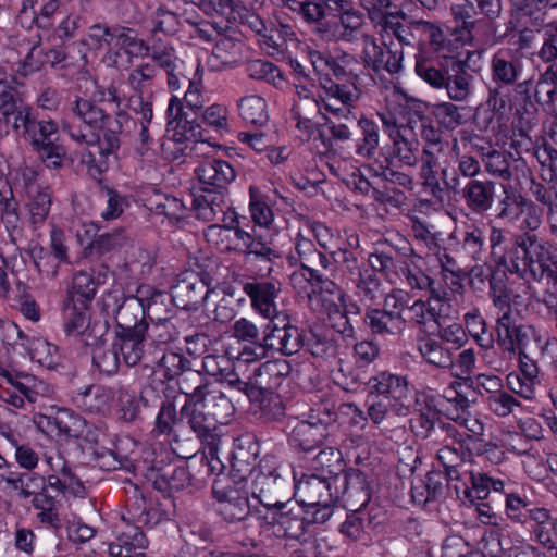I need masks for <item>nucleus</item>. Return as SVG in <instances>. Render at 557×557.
Returning a JSON list of instances; mask_svg holds the SVG:
<instances>
[{
	"label": "nucleus",
	"mask_w": 557,
	"mask_h": 557,
	"mask_svg": "<svg viewBox=\"0 0 557 557\" xmlns=\"http://www.w3.org/2000/svg\"><path fill=\"white\" fill-rule=\"evenodd\" d=\"M505 271L521 278L557 280V249L539 235L515 234Z\"/></svg>",
	"instance_id": "1"
},
{
	"label": "nucleus",
	"mask_w": 557,
	"mask_h": 557,
	"mask_svg": "<svg viewBox=\"0 0 557 557\" xmlns=\"http://www.w3.org/2000/svg\"><path fill=\"white\" fill-rule=\"evenodd\" d=\"M463 41L490 42L497 33L496 20L502 15V0H465L450 8Z\"/></svg>",
	"instance_id": "2"
},
{
	"label": "nucleus",
	"mask_w": 557,
	"mask_h": 557,
	"mask_svg": "<svg viewBox=\"0 0 557 557\" xmlns=\"http://www.w3.org/2000/svg\"><path fill=\"white\" fill-rule=\"evenodd\" d=\"M287 469L274 456L263 457L252 481V497L264 511L288 498Z\"/></svg>",
	"instance_id": "3"
},
{
	"label": "nucleus",
	"mask_w": 557,
	"mask_h": 557,
	"mask_svg": "<svg viewBox=\"0 0 557 557\" xmlns=\"http://www.w3.org/2000/svg\"><path fill=\"white\" fill-rule=\"evenodd\" d=\"M127 119L126 113L119 112L115 117H111L106 123V126L100 128L103 133L102 136L98 132H84L71 125L67 121H63L61 127L75 143L95 147L98 150L100 160H97L96 156L89 152L90 161L98 163V166L101 168L106 164V160L109 157H116L121 145L120 134L123 131V122L127 121Z\"/></svg>",
	"instance_id": "4"
},
{
	"label": "nucleus",
	"mask_w": 557,
	"mask_h": 557,
	"mask_svg": "<svg viewBox=\"0 0 557 557\" xmlns=\"http://www.w3.org/2000/svg\"><path fill=\"white\" fill-rule=\"evenodd\" d=\"M59 125L55 121L34 117L23 138L49 169L61 168L66 150L59 140Z\"/></svg>",
	"instance_id": "5"
},
{
	"label": "nucleus",
	"mask_w": 557,
	"mask_h": 557,
	"mask_svg": "<svg viewBox=\"0 0 557 557\" xmlns=\"http://www.w3.org/2000/svg\"><path fill=\"white\" fill-rule=\"evenodd\" d=\"M264 323V337H262L260 347L261 360L267 358L270 352H278L283 356L297 354L304 345L302 332L299 327L292 324L290 318L286 313L267 319Z\"/></svg>",
	"instance_id": "6"
},
{
	"label": "nucleus",
	"mask_w": 557,
	"mask_h": 557,
	"mask_svg": "<svg viewBox=\"0 0 557 557\" xmlns=\"http://www.w3.org/2000/svg\"><path fill=\"white\" fill-rule=\"evenodd\" d=\"M102 308L108 315H114L120 330L117 333L147 332V318L137 290L127 297H121L117 292H108L102 297Z\"/></svg>",
	"instance_id": "7"
},
{
	"label": "nucleus",
	"mask_w": 557,
	"mask_h": 557,
	"mask_svg": "<svg viewBox=\"0 0 557 557\" xmlns=\"http://www.w3.org/2000/svg\"><path fill=\"white\" fill-rule=\"evenodd\" d=\"M159 410L156 416L152 434L154 436L172 437L173 451L183 459H188L195 456L198 450L197 441L194 438H185L182 441V419L180 411L177 412L174 403L169 399L157 401Z\"/></svg>",
	"instance_id": "8"
},
{
	"label": "nucleus",
	"mask_w": 557,
	"mask_h": 557,
	"mask_svg": "<svg viewBox=\"0 0 557 557\" xmlns=\"http://www.w3.org/2000/svg\"><path fill=\"white\" fill-rule=\"evenodd\" d=\"M232 231L228 226H221L219 224L210 225L205 236L208 242H215L218 237H228V233ZM235 237L243 244V253L246 257L253 256L256 260L265 262L267 265L261 268L262 275H270L273 271L272 264L281 259L282 255L278 250L272 247L269 243L264 242L261 237L255 234L248 233L240 227L233 228Z\"/></svg>",
	"instance_id": "9"
},
{
	"label": "nucleus",
	"mask_w": 557,
	"mask_h": 557,
	"mask_svg": "<svg viewBox=\"0 0 557 557\" xmlns=\"http://www.w3.org/2000/svg\"><path fill=\"white\" fill-rule=\"evenodd\" d=\"M180 413L182 419V436L185 435V428L188 426L195 434L196 440L205 447H208L209 454L213 455L215 453V445L220 442L219 426L214 422V418L207 413L194 398L184 403Z\"/></svg>",
	"instance_id": "10"
},
{
	"label": "nucleus",
	"mask_w": 557,
	"mask_h": 557,
	"mask_svg": "<svg viewBox=\"0 0 557 557\" xmlns=\"http://www.w3.org/2000/svg\"><path fill=\"white\" fill-rule=\"evenodd\" d=\"M212 493L218 502V512L227 522H238L256 516V508L260 506L251 505L248 493L235 485L223 486L214 482Z\"/></svg>",
	"instance_id": "11"
},
{
	"label": "nucleus",
	"mask_w": 557,
	"mask_h": 557,
	"mask_svg": "<svg viewBox=\"0 0 557 557\" xmlns=\"http://www.w3.org/2000/svg\"><path fill=\"white\" fill-rule=\"evenodd\" d=\"M362 58L364 64L375 73L385 71L389 74H397L403 69L404 51L401 48L393 47V42L385 40L379 45L375 38L362 35Z\"/></svg>",
	"instance_id": "12"
},
{
	"label": "nucleus",
	"mask_w": 557,
	"mask_h": 557,
	"mask_svg": "<svg viewBox=\"0 0 557 557\" xmlns=\"http://www.w3.org/2000/svg\"><path fill=\"white\" fill-rule=\"evenodd\" d=\"M496 343L505 355H516L520 349H527L533 338L536 343L541 342V336L534 327L527 324L517 323L516 319L507 315L505 319H496Z\"/></svg>",
	"instance_id": "13"
},
{
	"label": "nucleus",
	"mask_w": 557,
	"mask_h": 557,
	"mask_svg": "<svg viewBox=\"0 0 557 557\" xmlns=\"http://www.w3.org/2000/svg\"><path fill=\"white\" fill-rule=\"evenodd\" d=\"M175 307L183 310H197L209 293V283L194 271H185L172 286Z\"/></svg>",
	"instance_id": "14"
},
{
	"label": "nucleus",
	"mask_w": 557,
	"mask_h": 557,
	"mask_svg": "<svg viewBox=\"0 0 557 557\" xmlns=\"http://www.w3.org/2000/svg\"><path fill=\"white\" fill-rule=\"evenodd\" d=\"M385 520V511L376 505L363 503L358 509L347 513L341 525V532L351 541H366L370 531L382 524Z\"/></svg>",
	"instance_id": "15"
},
{
	"label": "nucleus",
	"mask_w": 557,
	"mask_h": 557,
	"mask_svg": "<svg viewBox=\"0 0 557 557\" xmlns=\"http://www.w3.org/2000/svg\"><path fill=\"white\" fill-rule=\"evenodd\" d=\"M336 481L325 478L324 474H305L295 484L296 495L308 507H314L327 502H336L338 488Z\"/></svg>",
	"instance_id": "16"
},
{
	"label": "nucleus",
	"mask_w": 557,
	"mask_h": 557,
	"mask_svg": "<svg viewBox=\"0 0 557 557\" xmlns=\"http://www.w3.org/2000/svg\"><path fill=\"white\" fill-rule=\"evenodd\" d=\"M256 517L267 524L278 525L288 537H298L304 533L305 522L300 517V509L290 499L273 506L267 510L256 508Z\"/></svg>",
	"instance_id": "17"
},
{
	"label": "nucleus",
	"mask_w": 557,
	"mask_h": 557,
	"mask_svg": "<svg viewBox=\"0 0 557 557\" xmlns=\"http://www.w3.org/2000/svg\"><path fill=\"white\" fill-rule=\"evenodd\" d=\"M474 76L465 60L450 55L446 59L445 86L448 98L456 102L468 100L473 90Z\"/></svg>",
	"instance_id": "18"
},
{
	"label": "nucleus",
	"mask_w": 557,
	"mask_h": 557,
	"mask_svg": "<svg viewBox=\"0 0 557 557\" xmlns=\"http://www.w3.org/2000/svg\"><path fill=\"white\" fill-rule=\"evenodd\" d=\"M491 79L493 84L515 86L523 73V60L517 50L503 47L494 52L490 61Z\"/></svg>",
	"instance_id": "19"
},
{
	"label": "nucleus",
	"mask_w": 557,
	"mask_h": 557,
	"mask_svg": "<svg viewBox=\"0 0 557 557\" xmlns=\"http://www.w3.org/2000/svg\"><path fill=\"white\" fill-rule=\"evenodd\" d=\"M195 174L203 191L227 193L228 185L235 180L234 168L221 159H206L195 169Z\"/></svg>",
	"instance_id": "20"
},
{
	"label": "nucleus",
	"mask_w": 557,
	"mask_h": 557,
	"mask_svg": "<svg viewBox=\"0 0 557 557\" xmlns=\"http://www.w3.org/2000/svg\"><path fill=\"white\" fill-rule=\"evenodd\" d=\"M0 376L5 379L20 393V396L25 398V403L30 405L40 404L45 399L51 398L54 393L50 384L29 373L10 371L0 366Z\"/></svg>",
	"instance_id": "21"
},
{
	"label": "nucleus",
	"mask_w": 557,
	"mask_h": 557,
	"mask_svg": "<svg viewBox=\"0 0 557 557\" xmlns=\"http://www.w3.org/2000/svg\"><path fill=\"white\" fill-rule=\"evenodd\" d=\"M292 366L286 359H273L261 363L249 377V392L255 396L256 391L270 392L278 388L290 374Z\"/></svg>",
	"instance_id": "22"
},
{
	"label": "nucleus",
	"mask_w": 557,
	"mask_h": 557,
	"mask_svg": "<svg viewBox=\"0 0 557 557\" xmlns=\"http://www.w3.org/2000/svg\"><path fill=\"white\" fill-rule=\"evenodd\" d=\"M243 290L249 297L252 309L264 319L275 318L282 312L277 311L276 299L281 292L277 281L247 282Z\"/></svg>",
	"instance_id": "23"
},
{
	"label": "nucleus",
	"mask_w": 557,
	"mask_h": 557,
	"mask_svg": "<svg viewBox=\"0 0 557 557\" xmlns=\"http://www.w3.org/2000/svg\"><path fill=\"white\" fill-rule=\"evenodd\" d=\"M481 160L485 172L492 177L504 182L518 177L519 172H524L525 162L522 158H515L511 152L488 148L482 150Z\"/></svg>",
	"instance_id": "24"
},
{
	"label": "nucleus",
	"mask_w": 557,
	"mask_h": 557,
	"mask_svg": "<svg viewBox=\"0 0 557 557\" xmlns=\"http://www.w3.org/2000/svg\"><path fill=\"white\" fill-rule=\"evenodd\" d=\"M232 336L238 342L247 343L238 355V360L245 363L261 360L260 347L262 337H264V324L257 325L247 318L236 320L232 326Z\"/></svg>",
	"instance_id": "25"
},
{
	"label": "nucleus",
	"mask_w": 557,
	"mask_h": 557,
	"mask_svg": "<svg viewBox=\"0 0 557 557\" xmlns=\"http://www.w3.org/2000/svg\"><path fill=\"white\" fill-rule=\"evenodd\" d=\"M137 293L146 318L150 321H165L172 318L173 306H175L172 293L168 294L149 284H140Z\"/></svg>",
	"instance_id": "26"
},
{
	"label": "nucleus",
	"mask_w": 557,
	"mask_h": 557,
	"mask_svg": "<svg viewBox=\"0 0 557 557\" xmlns=\"http://www.w3.org/2000/svg\"><path fill=\"white\" fill-rule=\"evenodd\" d=\"M460 195L472 213L483 214L494 206L496 183L488 178L468 181L461 188Z\"/></svg>",
	"instance_id": "27"
},
{
	"label": "nucleus",
	"mask_w": 557,
	"mask_h": 557,
	"mask_svg": "<svg viewBox=\"0 0 557 557\" xmlns=\"http://www.w3.org/2000/svg\"><path fill=\"white\" fill-rule=\"evenodd\" d=\"M324 92L322 101L326 111L336 113L342 108H350L359 99L360 90L354 82L339 83L327 76L320 79Z\"/></svg>",
	"instance_id": "28"
},
{
	"label": "nucleus",
	"mask_w": 557,
	"mask_h": 557,
	"mask_svg": "<svg viewBox=\"0 0 557 557\" xmlns=\"http://www.w3.org/2000/svg\"><path fill=\"white\" fill-rule=\"evenodd\" d=\"M202 370L221 383L251 396L249 385L243 381L235 371L234 361L226 355H207L202 358Z\"/></svg>",
	"instance_id": "29"
},
{
	"label": "nucleus",
	"mask_w": 557,
	"mask_h": 557,
	"mask_svg": "<svg viewBox=\"0 0 557 557\" xmlns=\"http://www.w3.org/2000/svg\"><path fill=\"white\" fill-rule=\"evenodd\" d=\"M106 326L99 327V334H95L94 341L85 339L87 345H94L92 363L106 375L117 373L121 364L120 354L115 342H108L103 338Z\"/></svg>",
	"instance_id": "30"
},
{
	"label": "nucleus",
	"mask_w": 557,
	"mask_h": 557,
	"mask_svg": "<svg viewBox=\"0 0 557 557\" xmlns=\"http://www.w3.org/2000/svg\"><path fill=\"white\" fill-rule=\"evenodd\" d=\"M89 305L64 300L63 302V320L64 330L71 336L92 337L99 334L100 324L90 325L88 315Z\"/></svg>",
	"instance_id": "31"
},
{
	"label": "nucleus",
	"mask_w": 557,
	"mask_h": 557,
	"mask_svg": "<svg viewBox=\"0 0 557 557\" xmlns=\"http://www.w3.org/2000/svg\"><path fill=\"white\" fill-rule=\"evenodd\" d=\"M448 149H440L438 151L432 149H422L420 161L419 176L421 178L422 186L430 191V194L441 199L444 195V187L440 183V170L441 162L440 157L444 154Z\"/></svg>",
	"instance_id": "32"
},
{
	"label": "nucleus",
	"mask_w": 557,
	"mask_h": 557,
	"mask_svg": "<svg viewBox=\"0 0 557 557\" xmlns=\"http://www.w3.org/2000/svg\"><path fill=\"white\" fill-rule=\"evenodd\" d=\"M329 438V432L311 421H298L292 429L288 442L293 447L309 453L321 447Z\"/></svg>",
	"instance_id": "33"
},
{
	"label": "nucleus",
	"mask_w": 557,
	"mask_h": 557,
	"mask_svg": "<svg viewBox=\"0 0 557 557\" xmlns=\"http://www.w3.org/2000/svg\"><path fill=\"white\" fill-rule=\"evenodd\" d=\"M148 478L152 481L154 488L162 493L178 492L190 484L189 472L183 466L152 467Z\"/></svg>",
	"instance_id": "34"
},
{
	"label": "nucleus",
	"mask_w": 557,
	"mask_h": 557,
	"mask_svg": "<svg viewBox=\"0 0 557 557\" xmlns=\"http://www.w3.org/2000/svg\"><path fill=\"white\" fill-rule=\"evenodd\" d=\"M258 445L253 436L245 434L234 441L231 453L232 470L244 480L255 468Z\"/></svg>",
	"instance_id": "35"
},
{
	"label": "nucleus",
	"mask_w": 557,
	"mask_h": 557,
	"mask_svg": "<svg viewBox=\"0 0 557 557\" xmlns=\"http://www.w3.org/2000/svg\"><path fill=\"white\" fill-rule=\"evenodd\" d=\"M39 424L46 425L48 432L69 437H83L86 421L69 409H60L55 416H40Z\"/></svg>",
	"instance_id": "36"
},
{
	"label": "nucleus",
	"mask_w": 557,
	"mask_h": 557,
	"mask_svg": "<svg viewBox=\"0 0 557 557\" xmlns=\"http://www.w3.org/2000/svg\"><path fill=\"white\" fill-rule=\"evenodd\" d=\"M368 387L371 393L375 392L379 395L397 401H403L409 395V383L407 376L386 371L370 377L368 381Z\"/></svg>",
	"instance_id": "37"
},
{
	"label": "nucleus",
	"mask_w": 557,
	"mask_h": 557,
	"mask_svg": "<svg viewBox=\"0 0 557 557\" xmlns=\"http://www.w3.org/2000/svg\"><path fill=\"white\" fill-rule=\"evenodd\" d=\"M503 197L497 201L495 218L506 223H515L522 215L529 200L512 185L502 184Z\"/></svg>",
	"instance_id": "38"
},
{
	"label": "nucleus",
	"mask_w": 557,
	"mask_h": 557,
	"mask_svg": "<svg viewBox=\"0 0 557 557\" xmlns=\"http://www.w3.org/2000/svg\"><path fill=\"white\" fill-rule=\"evenodd\" d=\"M418 351L426 363L443 370H454V350L436 337L428 335L420 338L418 341Z\"/></svg>",
	"instance_id": "39"
},
{
	"label": "nucleus",
	"mask_w": 557,
	"mask_h": 557,
	"mask_svg": "<svg viewBox=\"0 0 557 557\" xmlns=\"http://www.w3.org/2000/svg\"><path fill=\"white\" fill-rule=\"evenodd\" d=\"M335 269L332 273L334 278H339L342 284H352L368 268L363 265L357 256L347 248H337L330 251Z\"/></svg>",
	"instance_id": "40"
},
{
	"label": "nucleus",
	"mask_w": 557,
	"mask_h": 557,
	"mask_svg": "<svg viewBox=\"0 0 557 557\" xmlns=\"http://www.w3.org/2000/svg\"><path fill=\"white\" fill-rule=\"evenodd\" d=\"M195 399L207 413L214 418L216 425L227 423L235 411L232 401L223 392L212 385L199 398L196 397Z\"/></svg>",
	"instance_id": "41"
},
{
	"label": "nucleus",
	"mask_w": 557,
	"mask_h": 557,
	"mask_svg": "<svg viewBox=\"0 0 557 557\" xmlns=\"http://www.w3.org/2000/svg\"><path fill=\"white\" fill-rule=\"evenodd\" d=\"M148 546V540L139 527L126 523L117 530L116 541L109 545L111 557H121V554L144 550Z\"/></svg>",
	"instance_id": "42"
},
{
	"label": "nucleus",
	"mask_w": 557,
	"mask_h": 557,
	"mask_svg": "<svg viewBox=\"0 0 557 557\" xmlns=\"http://www.w3.org/2000/svg\"><path fill=\"white\" fill-rule=\"evenodd\" d=\"M406 262L407 260L401 258L397 251L391 252L379 248L368 257L370 271L382 273L393 284L400 280L403 267H405Z\"/></svg>",
	"instance_id": "43"
},
{
	"label": "nucleus",
	"mask_w": 557,
	"mask_h": 557,
	"mask_svg": "<svg viewBox=\"0 0 557 557\" xmlns=\"http://www.w3.org/2000/svg\"><path fill=\"white\" fill-rule=\"evenodd\" d=\"M71 112L82 121L90 132H100V128L106 126V123L112 117L96 101L81 97H76L71 104Z\"/></svg>",
	"instance_id": "44"
},
{
	"label": "nucleus",
	"mask_w": 557,
	"mask_h": 557,
	"mask_svg": "<svg viewBox=\"0 0 557 557\" xmlns=\"http://www.w3.org/2000/svg\"><path fill=\"white\" fill-rule=\"evenodd\" d=\"M290 112L292 117L296 120V128L310 139L318 127L315 119L321 113L320 101L318 99L294 101Z\"/></svg>",
	"instance_id": "45"
},
{
	"label": "nucleus",
	"mask_w": 557,
	"mask_h": 557,
	"mask_svg": "<svg viewBox=\"0 0 557 557\" xmlns=\"http://www.w3.org/2000/svg\"><path fill=\"white\" fill-rule=\"evenodd\" d=\"M50 250L53 257L58 260V264L53 265L51 269L46 268V259L45 257H40L35 261V265L37 267L39 272L46 273L47 276L54 278L58 275V269L60 263H71L69 256V245L67 237L64 231L57 226L52 225L50 230Z\"/></svg>",
	"instance_id": "46"
},
{
	"label": "nucleus",
	"mask_w": 557,
	"mask_h": 557,
	"mask_svg": "<svg viewBox=\"0 0 557 557\" xmlns=\"http://www.w3.org/2000/svg\"><path fill=\"white\" fill-rule=\"evenodd\" d=\"M355 295L366 307L380 304L384 297V284L376 273L367 269L354 283Z\"/></svg>",
	"instance_id": "47"
},
{
	"label": "nucleus",
	"mask_w": 557,
	"mask_h": 557,
	"mask_svg": "<svg viewBox=\"0 0 557 557\" xmlns=\"http://www.w3.org/2000/svg\"><path fill=\"white\" fill-rule=\"evenodd\" d=\"M362 322L364 327L373 335H396L404 330L386 310L374 306L366 307Z\"/></svg>",
	"instance_id": "48"
},
{
	"label": "nucleus",
	"mask_w": 557,
	"mask_h": 557,
	"mask_svg": "<svg viewBox=\"0 0 557 557\" xmlns=\"http://www.w3.org/2000/svg\"><path fill=\"white\" fill-rule=\"evenodd\" d=\"M113 398L111 389L101 385H89L84 391L77 392L73 400L77 407L90 413L106 410Z\"/></svg>",
	"instance_id": "49"
},
{
	"label": "nucleus",
	"mask_w": 557,
	"mask_h": 557,
	"mask_svg": "<svg viewBox=\"0 0 557 557\" xmlns=\"http://www.w3.org/2000/svg\"><path fill=\"white\" fill-rule=\"evenodd\" d=\"M237 109L240 119L249 125L262 127L269 122L268 104L259 95H247L238 99Z\"/></svg>",
	"instance_id": "50"
},
{
	"label": "nucleus",
	"mask_w": 557,
	"mask_h": 557,
	"mask_svg": "<svg viewBox=\"0 0 557 557\" xmlns=\"http://www.w3.org/2000/svg\"><path fill=\"white\" fill-rule=\"evenodd\" d=\"M120 356L128 367L138 364L145 356V332L117 333L114 339Z\"/></svg>",
	"instance_id": "51"
},
{
	"label": "nucleus",
	"mask_w": 557,
	"mask_h": 557,
	"mask_svg": "<svg viewBox=\"0 0 557 557\" xmlns=\"http://www.w3.org/2000/svg\"><path fill=\"white\" fill-rule=\"evenodd\" d=\"M484 247V231L479 226L471 225L461 233L460 239L457 240L456 252L460 260H481Z\"/></svg>",
	"instance_id": "52"
},
{
	"label": "nucleus",
	"mask_w": 557,
	"mask_h": 557,
	"mask_svg": "<svg viewBox=\"0 0 557 557\" xmlns=\"http://www.w3.org/2000/svg\"><path fill=\"white\" fill-rule=\"evenodd\" d=\"M400 280H404L411 290L429 292L431 299L443 301L445 295L436 287L435 281L417 265L406 262Z\"/></svg>",
	"instance_id": "53"
},
{
	"label": "nucleus",
	"mask_w": 557,
	"mask_h": 557,
	"mask_svg": "<svg viewBox=\"0 0 557 557\" xmlns=\"http://www.w3.org/2000/svg\"><path fill=\"white\" fill-rule=\"evenodd\" d=\"M357 123L361 137L356 141L355 152L360 158L374 159L380 145V127L373 120L366 116L357 120Z\"/></svg>",
	"instance_id": "54"
},
{
	"label": "nucleus",
	"mask_w": 557,
	"mask_h": 557,
	"mask_svg": "<svg viewBox=\"0 0 557 557\" xmlns=\"http://www.w3.org/2000/svg\"><path fill=\"white\" fill-rule=\"evenodd\" d=\"M442 55L436 61L418 58L416 61V74L434 89H443L446 76V59Z\"/></svg>",
	"instance_id": "55"
},
{
	"label": "nucleus",
	"mask_w": 557,
	"mask_h": 557,
	"mask_svg": "<svg viewBox=\"0 0 557 557\" xmlns=\"http://www.w3.org/2000/svg\"><path fill=\"white\" fill-rule=\"evenodd\" d=\"M158 400H160V395L157 393L156 388L151 385H147L141 389L139 399L129 395L121 398L119 417L125 422H133L139 414V404H143L145 407H154Z\"/></svg>",
	"instance_id": "56"
},
{
	"label": "nucleus",
	"mask_w": 557,
	"mask_h": 557,
	"mask_svg": "<svg viewBox=\"0 0 557 557\" xmlns=\"http://www.w3.org/2000/svg\"><path fill=\"white\" fill-rule=\"evenodd\" d=\"M406 14L403 11H396L394 13H386L381 16L376 25L380 27L382 33V37L385 39V36L395 37L399 47L403 49L404 45H410L413 38V34L408 26H406L403 21L405 20Z\"/></svg>",
	"instance_id": "57"
},
{
	"label": "nucleus",
	"mask_w": 557,
	"mask_h": 557,
	"mask_svg": "<svg viewBox=\"0 0 557 557\" xmlns=\"http://www.w3.org/2000/svg\"><path fill=\"white\" fill-rule=\"evenodd\" d=\"M312 468L319 472L318 474H324L325 478L338 482L344 471L341 450L335 447L321 449L312 460Z\"/></svg>",
	"instance_id": "58"
},
{
	"label": "nucleus",
	"mask_w": 557,
	"mask_h": 557,
	"mask_svg": "<svg viewBox=\"0 0 557 557\" xmlns=\"http://www.w3.org/2000/svg\"><path fill=\"white\" fill-rule=\"evenodd\" d=\"M333 117H324L323 126L329 131L331 138L336 141L351 139V126L357 117L350 108H342L332 113Z\"/></svg>",
	"instance_id": "59"
},
{
	"label": "nucleus",
	"mask_w": 557,
	"mask_h": 557,
	"mask_svg": "<svg viewBox=\"0 0 557 557\" xmlns=\"http://www.w3.org/2000/svg\"><path fill=\"white\" fill-rule=\"evenodd\" d=\"M128 236L124 228H115L98 235L87 247L84 248V255L89 256L96 252L99 256L115 251L128 244Z\"/></svg>",
	"instance_id": "60"
},
{
	"label": "nucleus",
	"mask_w": 557,
	"mask_h": 557,
	"mask_svg": "<svg viewBox=\"0 0 557 557\" xmlns=\"http://www.w3.org/2000/svg\"><path fill=\"white\" fill-rule=\"evenodd\" d=\"M97 283L92 274L78 271L74 274L71 288L64 300L89 305L96 296Z\"/></svg>",
	"instance_id": "61"
},
{
	"label": "nucleus",
	"mask_w": 557,
	"mask_h": 557,
	"mask_svg": "<svg viewBox=\"0 0 557 557\" xmlns=\"http://www.w3.org/2000/svg\"><path fill=\"white\" fill-rule=\"evenodd\" d=\"M408 129L391 138L393 143L392 154L398 161L407 166L414 168L419 163V141L413 137H409Z\"/></svg>",
	"instance_id": "62"
},
{
	"label": "nucleus",
	"mask_w": 557,
	"mask_h": 557,
	"mask_svg": "<svg viewBox=\"0 0 557 557\" xmlns=\"http://www.w3.org/2000/svg\"><path fill=\"white\" fill-rule=\"evenodd\" d=\"M29 5L33 23L41 29H50L60 12L61 0H25L24 8Z\"/></svg>",
	"instance_id": "63"
},
{
	"label": "nucleus",
	"mask_w": 557,
	"mask_h": 557,
	"mask_svg": "<svg viewBox=\"0 0 557 557\" xmlns=\"http://www.w3.org/2000/svg\"><path fill=\"white\" fill-rule=\"evenodd\" d=\"M26 207L29 213V220L33 225L42 224L52 205V195L50 187H46L41 190L34 191V194H27Z\"/></svg>",
	"instance_id": "64"
}]
</instances>
